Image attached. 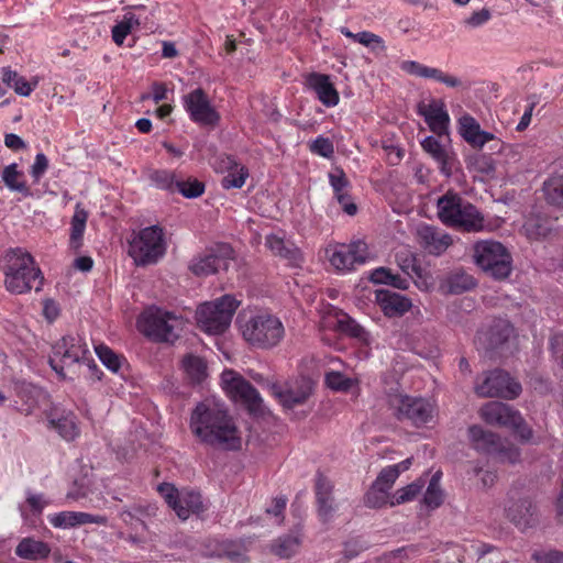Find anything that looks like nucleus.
I'll list each match as a JSON object with an SVG mask.
<instances>
[{"mask_svg":"<svg viewBox=\"0 0 563 563\" xmlns=\"http://www.w3.org/2000/svg\"><path fill=\"white\" fill-rule=\"evenodd\" d=\"M190 429L201 443L211 448L223 451L242 448L241 431L234 419L216 404H198L190 417Z\"/></svg>","mask_w":563,"mask_h":563,"instance_id":"1","label":"nucleus"},{"mask_svg":"<svg viewBox=\"0 0 563 563\" xmlns=\"http://www.w3.org/2000/svg\"><path fill=\"white\" fill-rule=\"evenodd\" d=\"M236 323L243 340L256 350H273L286 335L280 318L266 310L240 313Z\"/></svg>","mask_w":563,"mask_h":563,"instance_id":"2","label":"nucleus"},{"mask_svg":"<svg viewBox=\"0 0 563 563\" xmlns=\"http://www.w3.org/2000/svg\"><path fill=\"white\" fill-rule=\"evenodd\" d=\"M1 266L5 276L4 285L10 292L41 290L43 276L30 253L19 247L9 250L1 260Z\"/></svg>","mask_w":563,"mask_h":563,"instance_id":"3","label":"nucleus"},{"mask_svg":"<svg viewBox=\"0 0 563 563\" xmlns=\"http://www.w3.org/2000/svg\"><path fill=\"white\" fill-rule=\"evenodd\" d=\"M437 214L444 225L466 232H479L485 227V219L481 211L451 190L438 199Z\"/></svg>","mask_w":563,"mask_h":563,"instance_id":"4","label":"nucleus"},{"mask_svg":"<svg viewBox=\"0 0 563 563\" xmlns=\"http://www.w3.org/2000/svg\"><path fill=\"white\" fill-rule=\"evenodd\" d=\"M239 305L240 301L231 295L200 305L196 312L199 328L209 334L223 333L230 327Z\"/></svg>","mask_w":563,"mask_h":563,"instance_id":"5","label":"nucleus"},{"mask_svg":"<svg viewBox=\"0 0 563 563\" xmlns=\"http://www.w3.org/2000/svg\"><path fill=\"white\" fill-rule=\"evenodd\" d=\"M473 256L477 266L495 279H505L511 273V255L500 242L485 240L475 243Z\"/></svg>","mask_w":563,"mask_h":563,"instance_id":"6","label":"nucleus"},{"mask_svg":"<svg viewBox=\"0 0 563 563\" xmlns=\"http://www.w3.org/2000/svg\"><path fill=\"white\" fill-rule=\"evenodd\" d=\"M165 251L163 229L158 225L142 229L129 243V255L137 266L155 264Z\"/></svg>","mask_w":563,"mask_h":563,"instance_id":"7","label":"nucleus"},{"mask_svg":"<svg viewBox=\"0 0 563 563\" xmlns=\"http://www.w3.org/2000/svg\"><path fill=\"white\" fill-rule=\"evenodd\" d=\"M183 319L162 309H150L139 320V329L146 336L158 342H174L179 336Z\"/></svg>","mask_w":563,"mask_h":563,"instance_id":"8","label":"nucleus"},{"mask_svg":"<svg viewBox=\"0 0 563 563\" xmlns=\"http://www.w3.org/2000/svg\"><path fill=\"white\" fill-rule=\"evenodd\" d=\"M468 438L477 452L492 455L499 462L515 464L520 460V450L516 445L503 441L498 434L481 426H471Z\"/></svg>","mask_w":563,"mask_h":563,"instance_id":"9","label":"nucleus"},{"mask_svg":"<svg viewBox=\"0 0 563 563\" xmlns=\"http://www.w3.org/2000/svg\"><path fill=\"white\" fill-rule=\"evenodd\" d=\"M234 260V250L228 243H216L192 257L189 264L190 272L198 277H206L227 271Z\"/></svg>","mask_w":563,"mask_h":563,"instance_id":"10","label":"nucleus"},{"mask_svg":"<svg viewBox=\"0 0 563 563\" xmlns=\"http://www.w3.org/2000/svg\"><path fill=\"white\" fill-rule=\"evenodd\" d=\"M221 383L225 393L234 401L242 402L250 412H262L263 399L260 393L239 373L232 369L224 371Z\"/></svg>","mask_w":563,"mask_h":563,"instance_id":"11","label":"nucleus"},{"mask_svg":"<svg viewBox=\"0 0 563 563\" xmlns=\"http://www.w3.org/2000/svg\"><path fill=\"white\" fill-rule=\"evenodd\" d=\"M399 420H408L416 427L429 423L434 416V407L423 398L395 395L389 399Z\"/></svg>","mask_w":563,"mask_h":563,"instance_id":"12","label":"nucleus"},{"mask_svg":"<svg viewBox=\"0 0 563 563\" xmlns=\"http://www.w3.org/2000/svg\"><path fill=\"white\" fill-rule=\"evenodd\" d=\"M158 492L181 520L188 519L191 514L199 515L205 511L202 497L195 490L178 492L173 484L163 483L158 486Z\"/></svg>","mask_w":563,"mask_h":563,"instance_id":"13","label":"nucleus"},{"mask_svg":"<svg viewBox=\"0 0 563 563\" xmlns=\"http://www.w3.org/2000/svg\"><path fill=\"white\" fill-rule=\"evenodd\" d=\"M325 257L336 271L349 272L355 265L364 264L368 258V247L363 241L350 244L329 245L325 249Z\"/></svg>","mask_w":563,"mask_h":563,"instance_id":"14","label":"nucleus"},{"mask_svg":"<svg viewBox=\"0 0 563 563\" xmlns=\"http://www.w3.org/2000/svg\"><path fill=\"white\" fill-rule=\"evenodd\" d=\"M475 393L481 397L515 399L521 393V385L505 371L494 369L485 374L482 383H476Z\"/></svg>","mask_w":563,"mask_h":563,"instance_id":"15","label":"nucleus"},{"mask_svg":"<svg viewBox=\"0 0 563 563\" xmlns=\"http://www.w3.org/2000/svg\"><path fill=\"white\" fill-rule=\"evenodd\" d=\"M53 354L49 365L59 376L64 377V368L56 364L55 358L60 357L66 365L79 363L87 360L89 349L80 336L65 335L53 346Z\"/></svg>","mask_w":563,"mask_h":563,"instance_id":"16","label":"nucleus"},{"mask_svg":"<svg viewBox=\"0 0 563 563\" xmlns=\"http://www.w3.org/2000/svg\"><path fill=\"white\" fill-rule=\"evenodd\" d=\"M183 104L189 118L201 125H214L220 117L212 107L207 93L197 88L183 97Z\"/></svg>","mask_w":563,"mask_h":563,"instance_id":"17","label":"nucleus"},{"mask_svg":"<svg viewBox=\"0 0 563 563\" xmlns=\"http://www.w3.org/2000/svg\"><path fill=\"white\" fill-rule=\"evenodd\" d=\"M47 428L58 433L65 441H74L80 434L77 416L59 405H53L45 411Z\"/></svg>","mask_w":563,"mask_h":563,"instance_id":"18","label":"nucleus"},{"mask_svg":"<svg viewBox=\"0 0 563 563\" xmlns=\"http://www.w3.org/2000/svg\"><path fill=\"white\" fill-rule=\"evenodd\" d=\"M505 511L507 518L521 531L533 528L539 522L537 506L529 498L511 500Z\"/></svg>","mask_w":563,"mask_h":563,"instance_id":"19","label":"nucleus"},{"mask_svg":"<svg viewBox=\"0 0 563 563\" xmlns=\"http://www.w3.org/2000/svg\"><path fill=\"white\" fill-rule=\"evenodd\" d=\"M271 391L285 409H294L295 407L307 402L312 394V386L306 380L285 389L277 384H273L271 386Z\"/></svg>","mask_w":563,"mask_h":563,"instance_id":"20","label":"nucleus"},{"mask_svg":"<svg viewBox=\"0 0 563 563\" xmlns=\"http://www.w3.org/2000/svg\"><path fill=\"white\" fill-rule=\"evenodd\" d=\"M418 113L424 118L430 130L439 136L446 135L450 117L442 101L433 100L430 103H420Z\"/></svg>","mask_w":563,"mask_h":563,"instance_id":"21","label":"nucleus"},{"mask_svg":"<svg viewBox=\"0 0 563 563\" xmlns=\"http://www.w3.org/2000/svg\"><path fill=\"white\" fill-rule=\"evenodd\" d=\"M417 238L424 251L433 255L442 254L452 244L450 234L428 224L417 228Z\"/></svg>","mask_w":563,"mask_h":563,"instance_id":"22","label":"nucleus"},{"mask_svg":"<svg viewBox=\"0 0 563 563\" xmlns=\"http://www.w3.org/2000/svg\"><path fill=\"white\" fill-rule=\"evenodd\" d=\"M481 418L490 426L508 428L514 419H519V411L500 401H489L479 410Z\"/></svg>","mask_w":563,"mask_h":563,"instance_id":"23","label":"nucleus"},{"mask_svg":"<svg viewBox=\"0 0 563 563\" xmlns=\"http://www.w3.org/2000/svg\"><path fill=\"white\" fill-rule=\"evenodd\" d=\"M421 146L439 164V168L444 176L449 177L453 174L456 168V157L437 137L427 136L421 142Z\"/></svg>","mask_w":563,"mask_h":563,"instance_id":"24","label":"nucleus"},{"mask_svg":"<svg viewBox=\"0 0 563 563\" xmlns=\"http://www.w3.org/2000/svg\"><path fill=\"white\" fill-rule=\"evenodd\" d=\"M307 84L309 88H311L319 101L330 108L334 107L339 103L340 97L339 92L335 89L334 85L330 80V76L320 73H311L307 77Z\"/></svg>","mask_w":563,"mask_h":563,"instance_id":"25","label":"nucleus"},{"mask_svg":"<svg viewBox=\"0 0 563 563\" xmlns=\"http://www.w3.org/2000/svg\"><path fill=\"white\" fill-rule=\"evenodd\" d=\"M48 521L55 528L67 529L88 523L104 525L106 518L81 511H60L49 515Z\"/></svg>","mask_w":563,"mask_h":563,"instance_id":"26","label":"nucleus"},{"mask_svg":"<svg viewBox=\"0 0 563 563\" xmlns=\"http://www.w3.org/2000/svg\"><path fill=\"white\" fill-rule=\"evenodd\" d=\"M459 132L470 145L478 148L495 137L493 133L482 130L479 123L470 114L459 119Z\"/></svg>","mask_w":563,"mask_h":563,"instance_id":"27","label":"nucleus"},{"mask_svg":"<svg viewBox=\"0 0 563 563\" xmlns=\"http://www.w3.org/2000/svg\"><path fill=\"white\" fill-rule=\"evenodd\" d=\"M376 301L387 317H400L412 306L409 298L384 289L376 291Z\"/></svg>","mask_w":563,"mask_h":563,"instance_id":"28","label":"nucleus"},{"mask_svg":"<svg viewBox=\"0 0 563 563\" xmlns=\"http://www.w3.org/2000/svg\"><path fill=\"white\" fill-rule=\"evenodd\" d=\"M396 260L400 269L413 280L415 285L420 290H428L430 287L429 282L423 275V269L417 263L416 256L409 252H399L396 255Z\"/></svg>","mask_w":563,"mask_h":563,"instance_id":"29","label":"nucleus"},{"mask_svg":"<svg viewBox=\"0 0 563 563\" xmlns=\"http://www.w3.org/2000/svg\"><path fill=\"white\" fill-rule=\"evenodd\" d=\"M266 246L276 256H280L289 262L292 266H299L301 262V253L297 246L291 242L285 241L284 239L271 234L266 236Z\"/></svg>","mask_w":563,"mask_h":563,"instance_id":"30","label":"nucleus"},{"mask_svg":"<svg viewBox=\"0 0 563 563\" xmlns=\"http://www.w3.org/2000/svg\"><path fill=\"white\" fill-rule=\"evenodd\" d=\"M49 553L51 548L47 543L33 538H23L15 548V554L29 561L46 559Z\"/></svg>","mask_w":563,"mask_h":563,"instance_id":"31","label":"nucleus"},{"mask_svg":"<svg viewBox=\"0 0 563 563\" xmlns=\"http://www.w3.org/2000/svg\"><path fill=\"white\" fill-rule=\"evenodd\" d=\"M476 286L474 277L464 272H454L441 284V290L446 295H460Z\"/></svg>","mask_w":563,"mask_h":563,"instance_id":"32","label":"nucleus"},{"mask_svg":"<svg viewBox=\"0 0 563 563\" xmlns=\"http://www.w3.org/2000/svg\"><path fill=\"white\" fill-rule=\"evenodd\" d=\"M2 180L12 190L22 194L24 197L32 195L30 187L24 180L23 173L18 169V164L12 163L3 168Z\"/></svg>","mask_w":563,"mask_h":563,"instance_id":"33","label":"nucleus"},{"mask_svg":"<svg viewBox=\"0 0 563 563\" xmlns=\"http://www.w3.org/2000/svg\"><path fill=\"white\" fill-rule=\"evenodd\" d=\"M18 396L22 400L20 412L30 416L38 406V400L43 396L42 390L31 384H21L18 388Z\"/></svg>","mask_w":563,"mask_h":563,"instance_id":"34","label":"nucleus"},{"mask_svg":"<svg viewBox=\"0 0 563 563\" xmlns=\"http://www.w3.org/2000/svg\"><path fill=\"white\" fill-rule=\"evenodd\" d=\"M87 219L88 212L82 208L81 203L78 202L75 207V212L70 221L69 243L73 249L77 250L81 246Z\"/></svg>","mask_w":563,"mask_h":563,"instance_id":"35","label":"nucleus"},{"mask_svg":"<svg viewBox=\"0 0 563 563\" xmlns=\"http://www.w3.org/2000/svg\"><path fill=\"white\" fill-rule=\"evenodd\" d=\"M542 190L547 202L563 208V175H553L543 183Z\"/></svg>","mask_w":563,"mask_h":563,"instance_id":"36","label":"nucleus"},{"mask_svg":"<svg viewBox=\"0 0 563 563\" xmlns=\"http://www.w3.org/2000/svg\"><path fill=\"white\" fill-rule=\"evenodd\" d=\"M2 80L8 87L13 88L16 93L24 97L30 96L37 85L36 81L34 84L29 82L10 68L2 69Z\"/></svg>","mask_w":563,"mask_h":563,"instance_id":"37","label":"nucleus"},{"mask_svg":"<svg viewBox=\"0 0 563 563\" xmlns=\"http://www.w3.org/2000/svg\"><path fill=\"white\" fill-rule=\"evenodd\" d=\"M183 367L192 383L199 384L207 376L206 362L196 355H187L183 360Z\"/></svg>","mask_w":563,"mask_h":563,"instance_id":"38","label":"nucleus"},{"mask_svg":"<svg viewBox=\"0 0 563 563\" xmlns=\"http://www.w3.org/2000/svg\"><path fill=\"white\" fill-rule=\"evenodd\" d=\"M148 179L151 184L158 189L176 191L177 178L174 172L167 169H155L150 172Z\"/></svg>","mask_w":563,"mask_h":563,"instance_id":"39","label":"nucleus"},{"mask_svg":"<svg viewBox=\"0 0 563 563\" xmlns=\"http://www.w3.org/2000/svg\"><path fill=\"white\" fill-rule=\"evenodd\" d=\"M424 481L419 478L416 482L398 489L391 497L390 506L401 505L412 500L420 494L424 486Z\"/></svg>","mask_w":563,"mask_h":563,"instance_id":"40","label":"nucleus"},{"mask_svg":"<svg viewBox=\"0 0 563 563\" xmlns=\"http://www.w3.org/2000/svg\"><path fill=\"white\" fill-rule=\"evenodd\" d=\"M324 383L330 389H332L334 391H342V393H346L352 387L357 385L356 379L350 378V377L345 376L344 374H342L340 372H334V371L325 374Z\"/></svg>","mask_w":563,"mask_h":563,"instance_id":"41","label":"nucleus"},{"mask_svg":"<svg viewBox=\"0 0 563 563\" xmlns=\"http://www.w3.org/2000/svg\"><path fill=\"white\" fill-rule=\"evenodd\" d=\"M475 553L477 555L476 563H506L501 551L492 544L481 543L476 545Z\"/></svg>","mask_w":563,"mask_h":563,"instance_id":"42","label":"nucleus"},{"mask_svg":"<svg viewBox=\"0 0 563 563\" xmlns=\"http://www.w3.org/2000/svg\"><path fill=\"white\" fill-rule=\"evenodd\" d=\"M300 539L297 536L288 534L283 538H279L275 545L274 552L280 558L287 559L292 556L300 547Z\"/></svg>","mask_w":563,"mask_h":563,"instance_id":"43","label":"nucleus"},{"mask_svg":"<svg viewBox=\"0 0 563 563\" xmlns=\"http://www.w3.org/2000/svg\"><path fill=\"white\" fill-rule=\"evenodd\" d=\"M341 33L344 36L352 38L354 42H357L366 47H374L375 45H379L382 48H384V41L382 37L372 32L363 31L360 33H353L347 27L343 26L341 27Z\"/></svg>","mask_w":563,"mask_h":563,"instance_id":"44","label":"nucleus"},{"mask_svg":"<svg viewBox=\"0 0 563 563\" xmlns=\"http://www.w3.org/2000/svg\"><path fill=\"white\" fill-rule=\"evenodd\" d=\"M176 191L180 192L185 198L194 199L205 192V184L196 178L186 180H177Z\"/></svg>","mask_w":563,"mask_h":563,"instance_id":"45","label":"nucleus"},{"mask_svg":"<svg viewBox=\"0 0 563 563\" xmlns=\"http://www.w3.org/2000/svg\"><path fill=\"white\" fill-rule=\"evenodd\" d=\"M514 328L507 321H498L490 329V342L493 345L497 346L506 341L512 335Z\"/></svg>","mask_w":563,"mask_h":563,"instance_id":"46","label":"nucleus"},{"mask_svg":"<svg viewBox=\"0 0 563 563\" xmlns=\"http://www.w3.org/2000/svg\"><path fill=\"white\" fill-rule=\"evenodd\" d=\"M95 351L102 364L110 371L117 373L120 369L121 360L110 347L99 344L95 347Z\"/></svg>","mask_w":563,"mask_h":563,"instance_id":"47","label":"nucleus"},{"mask_svg":"<svg viewBox=\"0 0 563 563\" xmlns=\"http://www.w3.org/2000/svg\"><path fill=\"white\" fill-rule=\"evenodd\" d=\"M235 167H238V165ZM247 177V168L241 166L225 175L221 180V185L224 189L241 188L245 184Z\"/></svg>","mask_w":563,"mask_h":563,"instance_id":"48","label":"nucleus"},{"mask_svg":"<svg viewBox=\"0 0 563 563\" xmlns=\"http://www.w3.org/2000/svg\"><path fill=\"white\" fill-rule=\"evenodd\" d=\"M525 230L530 239L538 240L545 238L551 232L552 228L548 222H543L541 219L531 218L525 223Z\"/></svg>","mask_w":563,"mask_h":563,"instance_id":"49","label":"nucleus"},{"mask_svg":"<svg viewBox=\"0 0 563 563\" xmlns=\"http://www.w3.org/2000/svg\"><path fill=\"white\" fill-rule=\"evenodd\" d=\"M398 476V470L389 465L380 471L373 486L380 492L388 493Z\"/></svg>","mask_w":563,"mask_h":563,"instance_id":"50","label":"nucleus"},{"mask_svg":"<svg viewBox=\"0 0 563 563\" xmlns=\"http://www.w3.org/2000/svg\"><path fill=\"white\" fill-rule=\"evenodd\" d=\"M424 78L433 79L435 81L444 84L445 86H448L450 88H456L462 85V81L457 77H455L453 75H449L439 68L429 67V66H427Z\"/></svg>","mask_w":563,"mask_h":563,"instance_id":"51","label":"nucleus"},{"mask_svg":"<svg viewBox=\"0 0 563 563\" xmlns=\"http://www.w3.org/2000/svg\"><path fill=\"white\" fill-rule=\"evenodd\" d=\"M311 153L324 158H331L334 154L333 142L329 137L318 136L309 144Z\"/></svg>","mask_w":563,"mask_h":563,"instance_id":"52","label":"nucleus"},{"mask_svg":"<svg viewBox=\"0 0 563 563\" xmlns=\"http://www.w3.org/2000/svg\"><path fill=\"white\" fill-rule=\"evenodd\" d=\"M329 181L333 189L335 199L341 195H346L350 183L341 168H336L334 173L329 174Z\"/></svg>","mask_w":563,"mask_h":563,"instance_id":"53","label":"nucleus"},{"mask_svg":"<svg viewBox=\"0 0 563 563\" xmlns=\"http://www.w3.org/2000/svg\"><path fill=\"white\" fill-rule=\"evenodd\" d=\"M316 499L324 500L333 498V485L332 483L321 473L317 474L314 484Z\"/></svg>","mask_w":563,"mask_h":563,"instance_id":"54","label":"nucleus"},{"mask_svg":"<svg viewBox=\"0 0 563 563\" xmlns=\"http://www.w3.org/2000/svg\"><path fill=\"white\" fill-rule=\"evenodd\" d=\"M443 501V494L439 486V484L429 483L424 497L423 503L431 509L438 508Z\"/></svg>","mask_w":563,"mask_h":563,"instance_id":"55","label":"nucleus"},{"mask_svg":"<svg viewBox=\"0 0 563 563\" xmlns=\"http://www.w3.org/2000/svg\"><path fill=\"white\" fill-rule=\"evenodd\" d=\"M119 517L126 526L135 531L139 529L147 530L145 521L140 516H137L132 508L122 509L119 514Z\"/></svg>","mask_w":563,"mask_h":563,"instance_id":"56","label":"nucleus"},{"mask_svg":"<svg viewBox=\"0 0 563 563\" xmlns=\"http://www.w3.org/2000/svg\"><path fill=\"white\" fill-rule=\"evenodd\" d=\"M317 505H318V516H319V519L321 520V522H323V523L330 522L333 519L334 512L336 510V507L334 505V498L324 499L323 501L317 500Z\"/></svg>","mask_w":563,"mask_h":563,"instance_id":"57","label":"nucleus"},{"mask_svg":"<svg viewBox=\"0 0 563 563\" xmlns=\"http://www.w3.org/2000/svg\"><path fill=\"white\" fill-rule=\"evenodd\" d=\"M515 421L510 423L508 429H511L522 442H528L531 440L533 432L532 429L526 423L521 413L519 412V419H514Z\"/></svg>","mask_w":563,"mask_h":563,"instance_id":"58","label":"nucleus"},{"mask_svg":"<svg viewBox=\"0 0 563 563\" xmlns=\"http://www.w3.org/2000/svg\"><path fill=\"white\" fill-rule=\"evenodd\" d=\"M48 168V159L45 154L38 153L35 156V161L31 166L30 174L34 179V183H37L42 176L46 173Z\"/></svg>","mask_w":563,"mask_h":563,"instance_id":"59","label":"nucleus"},{"mask_svg":"<svg viewBox=\"0 0 563 563\" xmlns=\"http://www.w3.org/2000/svg\"><path fill=\"white\" fill-rule=\"evenodd\" d=\"M387 492H380L375 486L365 496V505L371 508H379L387 503Z\"/></svg>","mask_w":563,"mask_h":563,"instance_id":"60","label":"nucleus"},{"mask_svg":"<svg viewBox=\"0 0 563 563\" xmlns=\"http://www.w3.org/2000/svg\"><path fill=\"white\" fill-rule=\"evenodd\" d=\"M532 559L537 563H563V551L551 550L548 552L536 551Z\"/></svg>","mask_w":563,"mask_h":563,"instance_id":"61","label":"nucleus"},{"mask_svg":"<svg viewBox=\"0 0 563 563\" xmlns=\"http://www.w3.org/2000/svg\"><path fill=\"white\" fill-rule=\"evenodd\" d=\"M492 14L488 9H481L479 11L473 12L464 22L467 26L478 27L484 25L490 19Z\"/></svg>","mask_w":563,"mask_h":563,"instance_id":"62","label":"nucleus"},{"mask_svg":"<svg viewBox=\"0 0 563 563\" xmlns=\"http://www.w3.org/2000/svg\"><path fill=\"white\" fill-rule=\"evenodd\" d=\"M400 68L412 76L424 78L427 66L416 60H405L401 63Z\"/></svg>","mask_w":563,"mask_h":563,"instance_id":"63","label":"nucleus"},{"mask_svg":"<svg viewBox=\"0 0 563 563\" xmlns=\"http://www.w3.org/2000/svg\"><path fill=\"white\" fill-rule=\"evenodd\" d=\"M152 96L150 95H143L141 97V100H146L148 98H152L155 103H158L165 99H167V88L162 82H154L152 85Z\"/></svg>","mask_w":563,"mask_h":563,"instance_id":"64","label":"nucleus"}]
</instances>
